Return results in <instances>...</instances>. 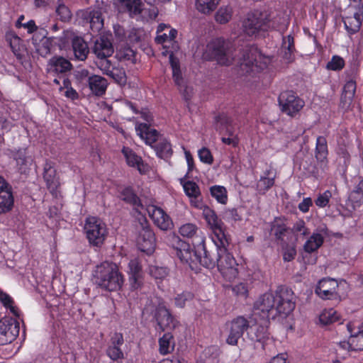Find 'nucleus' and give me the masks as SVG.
Masks as SVG:
<instances>
[{
  "label": "nucleus",
  "mask_w": 363,
  "mask_h": 363,
  "mask_svg": "<svg viewBox=\"0 0 363 363\" xmlns=\"http://www.w3.org/2000/svg\"><path fill=\"white\" fill-rule=\"evenodd\" d=\"M295 296L293 291L280 286L273 293H265L254 303L252 318L255 322L258 319L269 323L270 318L277 315L286 317L295 308Z\"/></svg>",
  "instance_id": "obj_1"
},
{
  "label": "nucleus",
  "mask_w": 363,
  "mask_h": 363,
  "mask_svg": "<svg viewBox=\"0 0 363 363\" xmlns=\"http://www.w3.org/2000/svg\"><path fill=\"white\" fill-rule=\"evenodd\" d=\"M94 280L97 286L108 291L119 290L123 284V277L117 265L108 262H104L96 266L94 272Z\"/></svg>",
  "instance_id": "obj_2"
},
{
  "label": "nucleus",
  "mask_w": 363,
  "mask_h": 363,
  "mask_svg": "<svg viewBox=\"0 0 363 363\" xmlns=\"http://www.w3.org/2000/svg\"><path fill=\"white\" fill-rule=\"evenodd\" d=\"M203 58L216 60L220 65H231L235 58L232 43L222 38L213 39L207 44Z\"/></svg>",
  "instance_id": "obj_3"
},
{
  "label": "nucleus",
  "mask_w": 363,
  "mask_h": 363,
  "mask_svg": "<svg viewBox=\"0 0 363 363\" xmlns=\"http://www.w3.org/2000/svg\"><path fill=\"white\" fill-rule=\"evenodd\" d=\"M268 62L269 60L254 45L245 46L238 57L240 68L244 74L259 72L267 67Z\"/></svg>",
  "instance_id": "obj_4"
},
{
  "label": "nucleus",
  "mask_w": 363,
  "mask_h": 363,
  "mask_svg": "<svg viewBox=\"0 0 363 363\" xmlns=\"http://www.w3.org/2000/svg\"><path fill=\"white\" fill-rule=\"evenodd\" d=\"M217 247V263L216 266L223 277L230 281L235 279L238 274L237 263L233 256L227 250L229 245L228 238H226V242L221 244V240L214 242Z\"/></svg>",
  "instance_id": "obj_5"
},
{
  "label": "nucleus",
  "mask_w": 363,
  "mask_h": 363,
  "mask_svg": "<svg viewBox=\"0 0 363 363\" xmlns=\"http://www.w3.org/2000/svg\"><path fill=\"white\" fill-rule=\"evenodd\" d=\"M84 230L89 243L97 247H101L107 236L105 223L96 217L86 218Z\"/></svg>",
  "instance_id": "obj_6"
},
{
  "label": "nucleus",
  "mask_w": 363,
  "mask_h": 363,
  "mask_svg": "<svg viewBox=\"0 0 363 363\" xmlns=\"http://www.w3.org/2000/svg\"><path fill=\"white\" fill-rule=\"evenodd\" d=\"M267 15L264 11H255L248 13L242 22L244 33L249 36H257L261 33L267 31L265 23Z\"/></svg>",
  "instance_id": "obj_7"
},
{
  "label": "nucleus",
  "mask_w": 363,
  "mask_h": 363,
  "mask_svg": "<svg viewBox=\"0 0 363 363\" xmlns=\"http://www.w3.org/2000/svg\"><path fill=\"white\" fill-rule=\"evenodd\" d=\"M278 101L281 112L291 117H295L305 105L303 100L292 91L281 93Z\"/></svg>",
  "instance_id": "obj_8"
},
{
  "label": "nucleus",
  "mask_w": 363,
  "mask_h": 363,
  "mask_svg": "<svg viewBox=\"0 0 363 363\" xmlns=\"http://www.w3.org/2000/svg\"><path fill=\"white\" fill-rule=\"evenodd\" d=\"M250 328L249 321L243 316H238L225 324L226 342L230 345H237L238 340Z\"/></svg>",
  "instance_id": "obj_9"
},
{
  "label": "nucleus",
  "mask_w": 363,
  "mask_h": 363,
  "mask_svg": "<svg viewBox=\"0 0 363 363\" xmlns=\"http://www.w3.org/2000/svg\"><path fill=\"white\" fill-rule=\"evenodd\" d=\"M138 225H137V228L139 230L137 240L138 247L142 252L151 254L155 247V234L150 229L145 218H140L138 219Z\"/></svg>",
  "instance_id": "obj_10"
},
{
  "label": "nucleus",
  "mask_w": 363,
  "mask_h": 363,
  "mask_svg": "<svg viewBox=\"0 0 363 363\" xmlns=\"http://www.w3.org/2000/svg\"><path fill=\"white\" fill-rule=\"evenodd\" d=\"M151 314L153 320H155L157 326L162 331L174 330L179 325V322L164 303H160L154 307Z\"/></svg>",
  "instance_id": "obj_11"
},
{
  "label": "nucleus",
  "mask_w": 363,
  "mask_h": 363,
  "mask_svg": "<svg viewBox=\"0 0 363 363\" xmlns=\"http://www.w3.org/2000/svg\"><path fill=\"white\" fill-rule=\"evenodd\" d=\"M203 216L213 230V242L221 240V244L226 242L227 235L223 229V222L218 218L216 212L207 206L203 207Z\"/></svg>",
  "instance_id": "obj_12"
},
{
  "label": "nucleus",
  "mask_w": 363,
  "mask_h": 363,
  "mask_svg": "<svg viewBox=\"0 0 363 363\" xmlns=\"http://www.w3.org/2000/svg\"><path fill=\"white\" fill-rule=\"evenodd\" d=\"M19 334V323L12 318L0 320V345L12 342Z\"/></svg>",
  "instance_id": "obj_13"
},
{
  "label": "nucleus",
  "mask_w": 363,
  "mask_h": 363,
  "mask_svg": "<svg viewBox=\"0 0 363 363\" xmlns=\"http://www.w3.org/2000/svg\"><path fill=\"white\" fill-rule=\"evenodd\" d=\"M78 16L83 26H89L93 32H99L104 27L102 13L99 9H87L80 11Z\"/></svg>",
  "instance_id": "obj_14"
},
{
  "label": "nucleus",
  "mask_w": 363,
  "mask_h": 363,
  "mask_svg": "<svg viewBox=\"0 0 363 363\" xmlns=\"http://www.w3.org/2000/svg\"><path fill=\"white\" fill-rule=\"evenodd\" d=\"M338 282L331 278H323L315 287V294L322 299L332 300L339 297L337 294Z\"/></svg>",
  "instance_id": "obj_15"
},
{
  "label": "nucleus",
  "mask_w": 363,
  "mask_h": 363,
  "mask_svg": "<svg viewBox=\"0 0 363 363\" xmlns=\"http://www.w3.org/2000/svg\"><path fill=\"white\" fill-rule=\"evenodd\" d=\"M179 247L176 249V255L183 262L189 264L192 269H196L198 267V260L200 249L194 250L188 243L181 242Z\"/></svg>",
  "instance_id": "obj_16"
},
{
  "label": "nucleus",
  "mask_w": 363,
  "mask_h": 363,
  "mask_svg": "<svg viewBox=\"0 0 363 363\" xmlns=\"http://www.w3.org/2000/svg\"><path fill=\"white\" fill-rule=\"evenodd\" d=\"M149 216L154 223L162 230L171 229L173 223L170 217L161 208L152 206L147 209Z\"/></svg>",
  "instance_id": "obj_17"
},
{
  "label": "nucleus",
  "mask_w": 363,
  "mask_h": 363,
  "mask_svg": "<svg viewBox=\"0 0 363 363\" xmlns=\"http://www.w3.org/2000/svg\"><path fill=\"white\" fill-rule=\"evenodd\" d=\"M43 179L50 193L52 195H56L60 183V179L57 176L56 169L51 162H46L45 164Z\"/></svg>",
  "instance_id": "obj_18"
},
{
  "label": "nucleus",
  "mask_w": 363,
  "mask_h": 363,
  "mask_svg": "<svg viewBox=\"0 0 363 363\" xmlns=\"http://www.w3.org/2000/svg\"><path fill=\"white\" fill-rule=\"evenodd\" d=\"M265 12L267 15L265 20L267 31L273 29L284 32L289 23L288 18L281 12Z\"/></svg>",
  "instance_id": "obj_19"
},
{
  "label": "nucleus",
  "mask_w": 363,
  "mask_h": 363,
  "mask_svg": "<svg viewBox=\"0 0 363 363\" xmlns=\"http://www.w3.org/2000/svg\"><path fill=\"white\" fill-rule=\"evenodd\" d=\"M135 130L140 138L144 140L145 143L150 145L152 147H154L153 144L160 140V133L158 131L152 128L150 125L147 123H137Z\"/></svg>",
  "instance_id": "obj_20"
},
{
  "label": "nucleus",
  "mask_w": 363,
  "mask_h": 363,
  "mask_svg": "<svg viewBox=\"0 0 363 363\" xmlns=\"http://www.w3.org/2000/svg\"><path fill=\"white\" fill-rule=\"evenodd\" d=\"M201 245L199 246L200 252L199 255L198 264L207 269H213L216 266L217 251L208 250L204 245V240L201 241Z\"/></svg>",
  "instance_id": "obj_21"
},
{
  "label": "nucleus",
  "mask_w": 363,
  "mask_h": 363,
  "mask_svg": "<svg viewBox=\"0 0 363 363\" xmlns=\"http://www.w3.org/2000/svg\"><path fill=\"white\" fill-rule=\"evenodd\" d=\"M93 52L98 58L111 56L113 53V47L111 41L107 37H100L94 43Z\"/></svg>",
  "instance_id": "obj_22"
},
{
  "label": "nucleus",
  "mask_w": 363,
  "mask_h": 363,
  "mask_svg": "<svg viewBox=\"0 0 363 363\" xmlns=\"http://www.w3.org/2000/svg\"><path fill=\"white\" fill-rule=\"evenodd\" d=\"M50 72L55 74H63L72 69L70 62L63 57L54 56L48 61Z\"/></svg>",
  "instance_id": "obj_23"
},
{
  "label": "nucleus",
  "mask_w": 363,
  "mask_h": 363,
  "mask_svg": "<svg viewBox=\"0 0 363 363\" xmlns=\"http://www.w3.org/2000/svg\"><path fill=\"white\" fill-rule=\"evenodd\" d=\"M89 87L96 96H102L106 90L108 82L107 80L99 75H92L88 77L87 80Z\"/></svg>",
  "instance_id": "obj_24"
},
{
  "label": "nucleus",
  "mask_w": 363,
  "mask_h": 363,
  "mask_svg": "<svg viewBox=\"0 0 363 363\" xmlns=\"http://www.w3.org/2000/svg\"><path fill=\"white\" fill-rule=\"evenodd\" d=\"M72 50L74 57L82 61L86 59L89 52L86 43L81 37H75L72 39Z\"/></svg>",
  "instance_id": "obj_25"
},
{
  "label": "nucleus",
  "mask_w": 363,
  "mask_h": 363,
  "mask_svg": "<svg viewBox=\"0 0 363 363\" xmlns=\"http://www.w3.org/2000/svg\"><path fill=\"white\" fill-rule=\"evenodd\" d=\"M123 153L126 158L128 165L131 167H137L140 173H145L147 171V167L144 164L142 158L138 156L131 150L128 148H123Z\"/></svg>",
  "instance_id": "obj_26"
},
{
  "label": "nucleus",
  "mask_w": 363,
  "mask_h": 363,
  "mask_svg": "<svg viewBox=\"0 0 363 363\" xmlns=\"http://www.w3.org/2000/svg\"><path fill=\"white\" fill-rule=\"evenodd\" d=\"M159 352L165 355L171 353L174 350L175 342L171 333H166L159 339Z\"/></svg>",
  "instance_id": "obj_27"
},
{
  "label": "nucleus",
  "mask_w": 363,
  "mask_h": 363,
  "mask_svg": "<svg viewBox=\"0 0 363 363\" xmlns=\"http://www.w3.org/2000/svg\"><path fill=\"white\" fill-rule=\"evenodd\" d=\"M120 11L128 12L130 16L140 14L142 11L141 0H121Z\"/></svg>",
  "instance_id": "obj_28"
},
{
  "label": "nucleus",
  "mask_w": 363,
  "mask_h": 363,
  "mask_svg": "<svg viewBox=\"0 0 363 363\" xmlns=\"http://www.w3.org/2000/svg\"><path fill=\"white\" fill-rule=\"evenodd\" d=\"M120 198L135 208H143L140 199L131 187H125L120 193Z\"/></svg>",
  "instance_id": "obj_29"
},
{
  "label": "nucleus",
  "mask_w": 363,
  "mask_h": 363,
  "mask_svg": "<svg viewBox=\"0 0 363 363\" xmlns=\"http://www.w3.org/2000/svg\"><path fill=\"white\" fill-rule=\"evenodd\" d=\"M13 196L11 188H9L0 192V213H6L10 211L13 206Z\"/></svg>",
  "instance_id": "obj_30"
},
{
  "label": "nucleus",
  "mask_w": 363,
  "mask_h": 363,
  "mask_svg": "<svg viewBox=\"0 0 363 363\" xmlns=\"http://www.w3.org/2000/svg\"><path fill=\"white\" fill-rule=\"evenodd\" d=\"M130 282L133 288H138L140 285L141 266L136 260H131L129 262Z\"/></svg>",
  "instance_id": "obj_31"
},
{
  "label": "nucleus",
  "mask_w": 363,
  "mask_h": 363,
  "mask_svg": "<svg viewBox=\"0 0 363 363\" xmlns=\"http://www.w3.org/2000/svg\"><path fill=\"white\" fill-rule=\"evenodd\" d=\"M328 154V145L326 138L323 136H319L316 140L315 146V158L321 163H324L327 160Z\"/></svg>",
  "instance_id": "obj_32"
},
{
  "label": "nucleus",
  "mask_w": 363,
  "mask_h": 363,
  "mask_svg": "<svg viewBox=\"0 0 363 363\" xmlns=\"http://www.w3.org/2000/svg\"><path fill=\"white\" fill-rule=\"evenodd\" d=\"M258 325L256 328V331L255 333V337H252V340L255 342L259 343L261 347H264V342L266 340L269 338V333L267 325L269 323H264V321L258 319V321L256 322Z\"/></svg>",
  "instance_id": "obj_33"
},
{
  "label": "nucleus",
  "mask_w": 363,
  "mask_h": 363,
  "mask_svg": "<svg viewBox=\"0 0 363 363\" xmlns=\"http://www.w3.org/2000/svg\"><path fill=\"white\" fill-rule=\"evenodd\" d=\"M272 169L264 172V176L262 177L257 183V187L259 194H264L274 184L275 175H272Z\"/></svg>",
  "instance_id": "obj_34"
},
{
  "label": "nucleus",
  "mask_w": 363,
  "mask_h": 363,
  "mask_svg": "<svg viewBox=\"0 0 363 363\" xmlns=\"http://www.w3.org/2000/svg\"><path fill=\"white\" fill-rule=\"evenodd\" d=\"M158 157L162 159L169 158L172 155L171 144L166 139H160L152 147Z\"/></svg>",
  "instance_id": "obj_35"
},
{
  "label": "nucleus",
  "mask_w": 363,
  "mask_h": 363,
  "mask_svg": "<svg viewBox=\"0 0 363 363\" xmlns=\"http://www.w3.org/2000/svg\"><path fill=\"white\" fill-rule=\"evenodd\" d=\"M323 236L320 233H313L304 244V250L308 253L313 252L323 245Z\"/></svg>",
  "instance_id": "obj_36"
},
{
  "label": "nucleus",
  "mask_w": 363,
  "mask_h": 363,
  "mask_svg": "<svg viewBox=\"0 0 363 363\" xmlns=\"http://www.w3.org/2000/svg\"><path fill=\"white\" fill-rule=\"evenodd\" d=\"M282 49L284 50V58L291 61L295 51L294 38L291 35L283 38Z\"/></svg>",
  "instance_id": "obj_37"
},
{
  "label": "nucleus",
  "mask_w": 363,
  "mask_h": 363,
  "mask_svg": "<svg viewBox=\"0 0 363 363\" xmlns=\"http://www.w3.org/2000/svg\"><path fill=\"white\" fill-rule=\"evenodd\" d=\"M356 82L353 79H350L346 82L343 87V93L341 97L342 102L350 104L355 94Z\"/></svg>",
  "instance_id": "obj_38"
},
{
  "label": "nucleus",
  "mask_w": 363,
  "mask_h": 363,
  "mask_svg": "<svg viewBox=\"0 0 363 363\" xmlns=\"http://www.w3.org/2000/svg\"><path fill=\"white\" fill-rule=\"evenodd\" d=\"M210 193L212 197L222 204L228 201V192L225 187L219 185H214L210 187Z\"/></svg>",
  "instance_id": "obj_39"
},
{
  "label": "nucleus",
  "mask_w": 363,
  "mask_h": 363,
  "mask_svg": "<svg viewBox=\"0 0 363 363\" xmlns=\"http://www.w3.org/2000/svg\"><path fill=\"white\" fill-rule=\"evenodd\" d=\"M219 0H196V8L199 11L207 14L213 11L218 4Z\"/></svg>",
  "instance_id": "obj_40"
},
{
  "label": "nucleus",
  "mask_w": 363,
  "mask_h": 363,
  "mask_svg": "<svg viewBox=\"0 0 363 363\" xmlns=\"http://www.w3.org/2000/svg\"><path fill=\"white\" fill-rule=\"evenodd\" d=\"M36 52L42 57H46L50 53L52 38L43 37L39 43H33Z\"/></svg>",
  "instance_id": "obj_41"
},
{
  "label": "nucleus",
  "mask_w": 363,
  "mask_h": 363,
  "mask_svg": "<svg viewBox=\"0 0 363 363\" xmlns=\"http://www.w3.org/2000/svg\"><path fill=\"white\" fill-rule=\"evenodd\" d=\"M115 82L120 85H125L126 84L127 78L125 72L123 68L119 67H114L107 74Z\"/></svg>",
  "instance_id": "obj_42"
},
{
  "label": "nucleus",
  "mask_w": 363,
  "mask_h": 363,
  "mask_svg": "<svg viewBox=\"0 0 363 363\" xmlns=\"http://www.w3.org/2000/svg\"><path fill=\"white\" fill-rule=\"evenodd\" d=\"M181 184L183 185L186 194L189 197H199L201 191L196 183L192 181L184 182V179H180Z\"/></svg>",
  "instance_id": "obj_43"
},
{
  "label": "nucleus",
  "mask_w": 363,
  "mask_h": 363,
  "mask_svg": "<svg viewBox=\"0 0 363 363\" xmlns=\"http://www.w3.org/2000/svg\"><path fill=\"white\" fill-rule=\"evenodd\" d=\"M233 9L230 6L220 7L216 13V21L224 24L228 23L232 18Z\"/></svg>",
  "instance_id": "obj_44"
},
{
  "label": "nucleus",
  "mask_w": 363,
  "mask_h": 363,
  "mask_svg": "<svg viewBox=\"0 0 363 363\" xmlns=\"http://www.w3.org/2000/svg\"><path fill=\"white\" fill-rule=\"evenodd\" d=\"M199 230V228L195 224L188 223L179 228V233L182 237L193 238L198 235Z\"/></svg>",
  "instance_id": "obj_45"
},
{
  "label": "nucleus",
  "mask_w": 363,
  "mask_h": 363,
  "mask_svg": "<svg viewBox=\"0 0 363 363\" xmlns=\"http://www.w3.org/2000/svg\"><path fill=\"white\" fill-rule=\"evenodd\" d=\"M320 323L326 325L338 320V316L336 311L333 308L324 310L319 316Z\"/></svg>",
  "instance_id": "obj_46"
},
{
  "label": "nucleus",
  "mask_w": 363,
  "mask_h": 363,
  "mask_svg": "<svg viewBox=\"0 0 363 363\" xmlns=\"http://www.w3.org/2000/svg\"><path fill=\"white\" fill-rule=\"evenodd\" d=\"M288 228L280 220H275L272 225L271 231L277 240H283Z\"/></svg>",
  "instance_id": "obj_47"
},
{
  "label": "nucleus",
  "mask_w": 363,
  "mask_h": 363,
  "mask_svg": "<svg viewBox=\"0 0 363 363\" xmlns=\"http://www.w3.org/2000/svg\"><path fill=\"white\" fill-rule=\"evenodd\" d=\"M345 29L350 34L357 33L362 25L361 20L356 19L355 17H345L343 20Z\"/></svg>",
  "instance_id": "obj_48"
},
{
  "label": "nucleus",
  "mask_w": 363,
  "mask_h": 363,
  "mask_svg": "<svg viewBox=\"0 0 363 363\" xmlns=\"http://www.w3.org/2000/svg\"><path fill=\"white\" fill-rule=\"evenodd\" d=\"M193 298L194 294L191 292L187 291H183L175 296L174 305L178 308H184L186 302L192 301Z\"/></svg>",
  "instance_id": "obj_49"
},
{
  "label": "nucleus",
  "mask_w": 363,
  "mask_h": 363,
  "mask_svg": "<svg viewBox=\"0 0 363 363\" xmlns=\"http://www.w3.org/2000/svg\"><path fill=\"white\" fill-rule=\"evenodd\" d=\"M349 200L354 208L359 207L363 203V189H360L359 184L357 188L350 194Z\"/></svg>",
  "instance_id": "obj_50"
},
{
  "label": "nucleus",
  "mask_w": 363,
  "mask_h": 363,
  "mask_svg": "<svg viewBox=\"0 0 363 363\" xmlns=\"http://www.w3.org/2000/svg\"><path fill=\"white\" fill-rule=\"evenodd\" d=\"M56 13L61 21H69L72 18V13L67 6L63 3L59 4L56 9Z\"/></svg>",
  "instance_id": "obj_51"
},
{
  "label": "nucleus",
  "mask_w": 363,
  "mask_h": 363,
  "mask_svg": "<svg viewBox=\"0 0 363 363\" xmlns=\"http://www.w3.org/2000/svg\"><path fill=\"white\" fill-rule=\"evenodd\" d=\"M345 66V61L342 57L334 55L331 60L327 63L326 68L329 70L338 71Z\"/></svg>",
  "instance_id": "obj_52"
},
{
  "label": "nucleus",
  "mask_w": 363,
  "mask_h": 363,
  "mask_svg": "<svg viewBox=\"0 0 363 363\" xmlns=\"http://www.w3.org/2000/svg\"><path fill=\"white\" fill-rule=\"evenodd\" d=\"M354 338H350L349 341H342L338 343V345L342 350H362L363 349V344L355 343Z\"/></svg>",
  "instance_id": "obj_53"
},
{
  "label": "nucleus",
  "mask_w": 363,
  "mask_h": 363,
  "mask_svg": "<svg viewBox=\"0 0 363 363\" xmlns=\"http://www.w3.org/2000/svg\"><path fill=\"white\" fill-rule=\"evenodd\" d=\"M149 271L150 274L156 279H162L168 274L167 268L163 267L150 266Z\"/></svg>",
  "instance_id": "obj_54"
},
{
  "label": "nucleus",
  "mask_w": 363,
  "mask_h": 363,
  "mask_svg": "<svg viewBox=\"0 0 363 363\" xmlns=\"http://www.w3.org/2000/svg\"><path fill=\"white\" fill-rule=\"evenodd\" d=\"M97 67L102 71L103 74L107 75L108 72L115 67L108 57L98 58L96 62Z\"/></svg>",
  "instance_id": "obj_55"
},
{
  "label": "nucleus",
  "mask_w": 363,
  "mask_h": 363,
  "mask_svg": "<svg viewBox=\"0 0 363 363\" xmlns=\"http://www.w3.org/2000/svg\"><path fill=\"white\" fill-rule=\"evenodd\" d=\"M177 35V31L175 29H169V33H164L161 35H157L155 38V42L158 44H162L168 40H173Z\"/></svg>",
  "instance_id": "obj_56"
},
{
  "label": "nucleus",
  "mask_w": 363,
  "mask_h": 363,
  "mask_svg": "<svg viewBox=\"0 0 363 363\" xmlns=\"http://www.w3.org/2000/svg\"><path fill=\"white\" fill-rule=\"evenodd\" d=\"M106 354L113 360L123 358V353L118 347L109 345L107 348Z\"/></svg>",
  "instance_id": "obj_57"
},
{
  "label": "nucleus",
  "mask_w": 363,
  "mask_h": 363,
  "mask_svg": "<svg viewBox=\"0 0 363 363\" xmlns=\"http://www.w3.org/2000/svg\"><path fill=\"white\" fill-rule=\"evenodd\" d=\"M331 196V192L327 190L318 196L315 203L318 207L323 208L328 205Z\"/></svg>",
  "instance_id": "obj_58"
},
{
  "label": "nucleus",
  "mask_w": 363,
  "mask_h": 363,
  "mask_svg": "<svg viewBox=\"0 0 363 363\" xmlns=\"http://www.w3.org/2000/svg\"><path fill=\"white\" fill-rule=\"evenodd\" d=\"M199 157L201 162L211 164L213 162V156L210 150L206 147L201 148L199 151Z\"/></svg>",
  "instance_id": "obj_59"
},
{
  "label": "nucleus",
  "mask_w": 363,
  "mask_h": 363,
  "mask_svg": "<svg viewBox=\"0 0 363 363\" xmlns=\"http://www.w3.org/2000/svg\"><path fill=\"white\" fill-rule=\"evenodd\" d=\"M171 66L172 68V75L174 80L177 85H180L182 79V73L179 69V65L178 62H176L171 59Z\"/></svg>",
  "instance_id": "obj_60"
},
{
  "label": "nucleus",
  "mask_w": 363,
  "mask_h": 363,
  "mask_svg": "<svg viewBox=\"0 0 363 363\" xmlns=\"http://www.w3.org/2000/svg\"><path fill=\"white\" fill-rule=\"evenodd\" d=\"M211 353V350L208 349L204 352L205 358L198 362L197 363H219V358L217 353Z\"/></svg>",
  "instance_id": "obj_61"
},
{
  "label": "nucleus",
  "mask_w": 363,
  "mask_h": 363,
  "mask_svg": "<svg viewBox=\"0 0 363 363\" xmlns=\"http://www.w3.org/2000/svg\"><path fill=\"white\" fill-rule=\"evenodd\" d=\"M355 326L353 323H349L347 325V330L350 333V338H354L356 342L359 340V336L363 334V325L357 326V332L352 333Z\"/></svg>",
  "instance_id": "obj_62"
},
{
  "label": "nucleus",
  "mask_w": 363,
  "mask_h": 363,
  "mask_svg": "<svg viewBox=\"0 0 363 363\" xmlns=\"http://www.w3.org/2000/svg\"><path fill=\"white\" fill-rule=\"evenodd\" d=\"M224 218L229 221H238L241 220L237 208L227 209L224 212Z\"/></svg>",
  "instance_id": "obj_63"
},
{
  "label": "nucleus",
  "mask_w": 363,
  "mask_h": 363,
  "mask_svg": "<svg viewBox=\"0 0 363 363\" xmlns=\"http://www.w3.org/2000/svg\"><path fill=\"white\" fill-rule=\"evenodd\" d=\"M13 158L18 165L23 166L26 164L27 157L26 156V149L18 150L13 154Z\"/></svg>",
  "instance_id": "obj_64"
}]
</instances>
